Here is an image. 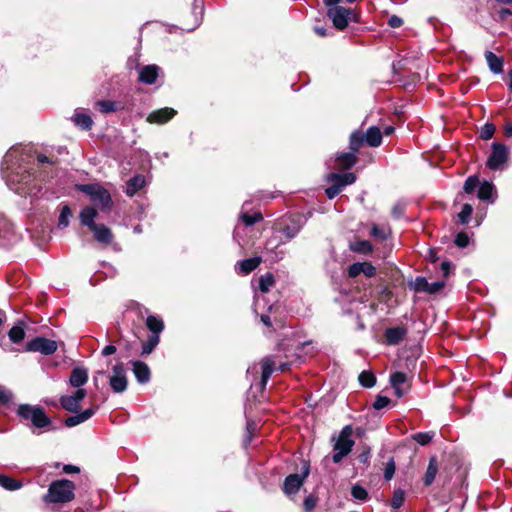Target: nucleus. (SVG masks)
I'll list each match as a JSON object with an SVG mask.
<instances>
[{
    "mask_svg": "<svg viewBox=\"0 0 512 512\" xmlns=\"http://www.w3.org/2000/svg\"><path fill=\"white\" fill-rule=\"evenodd\" d=\"M24 160L22 150L19 147H13L5 154L2 162V171L7 185L20 195L30 194L34 181L30 167L24 163Z\"/></svg>",
    "mask_w": 512,
    "mask_h": 512,
    "instance_id": "obj_1",
    "label": "nucleus"
},
{
    "mask_svg": "<svg viewBox=\"0 0 512 512\" xmlns=\"http://www.w3.org/2000/svg\"><path fill=\"white\" fill-rule=\"evenodd\" d=\"M16 414L26 425L31 427L34 434L42 433L52 424L50 417L38 405L20 404L16 409Z\"/></svg>",
    "mask_w": 512,
    "mask_h": 512,
    "instance_id": "obj_2",
    "label": "nucleus"
},
{
    "mask_svg": "<svg viewBox=\"0 0 512 512\" xmlns=\"http://www.w3.org/2000/svg\"><path fill=\"white\" fill-rule=\"evenodd\" d=\"M97 215L98 212L95 207L85 206L79 214V219L83 226L88 227L89 230L93 232L96 241L104 244H110L113 240L112 232L104 224L95 223Z\"/></svg>",
    "mask_w": 512,
    "mask_h": 512,
    "instance_id": "obj_3",
    "label": "nucleus"
},
{
    "mask_svg": "<svg viewBox=\"0 0 512 512\" xmlns=\"http://www.w3.org/2000/svg\"><path fill=\"white\" fill-rule=\"evenodd\" d=\"M75 484L68 479L51 482L43 500L46 503H68L75 498Z\"/></svg>",
    "mask_w": 512,
    "mask_h": 512,
    "instance_id": "obj_4",
    "label": "nucleus"
},
{
    "mask_svg": "<svg viewBox=\"0 0 512 512\" xmlns=\"http://www.w3.org/2000/svg\"><path fill=\"white\" fill-rule=\"evenodd\" d=\"M78 189L89 196L91 202L97 206L102 212L111 210L113 201L107 189L100 184H83Z\"/></svg>",
    "mask_w": 512,
    "mask_h": 512,
    "instance_id": "obj_5",
    "label": "nucleus"
},
{
    "mask_svg": "<svg viewBox=\"0 0 512 512\" xmlns=\"http://www.w3.org/2000/svg\"><path fill=\"white\" fill-rule=\"evenodd\" d=\"M353 429L350 425L342 428L335 444L333 445L332 460L334 463H340L351 451L355 444L352 439Z\"/></svg>",
    "mask_w": 512,
    "mask_h": 512,
    "instance_id": "obj_6",
    "label": "nucleus"
},
{
    "mask_svg": "<svg viewBox=\"0 0 512 512\" xmlns=\"http://www.w3.org/2000/svg\"><path fill=\"white\" fill-rule=\"evenodd\" d=\"M327 16L332 20L333 26L338 30H344L350 21H356V15L351 8L342 6L330 7Z\"/></svg>",
    "mask_w": 512,
    "mask_h": 512,
    "instance_id": "obj_7",
    "label": "nucleus"
},
{
    "mask_svg": "<svg viewBox=\"0 0 512 512\" xmlns=\"http://www.w3.org/2000/svg\"><path fill=\"white\" fill-rule=\"evenodd\" d=\"M109 385L114 393H123L128 386V379L124 364L119 362L112 367Z\"/></svg>",
    "mask_w": 512,
    "mask_h": 512,
    "instance_id": "obj_8",
    "label": "nucleus"
},
{
    "mask_svg": "<svg viewBox=\"0 0 512 512\" xmlns=\"http://www.w3.org/2000/svg\"><path fill=\"white\" fill-rule=\"evenodd\" d=\"M508 160V150L507 147L498 142H494L492 144V151L487 160V166L491 170H499L502 169L504 164Z\"/></svg>",
    "mask_w": 512,
    "mask_h": 512,
    "instance_id": "obj_9",
    "label": "nucleus"
},
{
    "mask_svg": "<svg viewBox=\"0 0 512 512\" xmlns=\"http://www.w3.org/2000/svg\"><path fill=\"white\" fill-rule=\"evenodd\" d=\"M26 350L51 355L57 350V343L51 339L36 337L26 344Z\"/></svg>",
    "mask_w": 512,
    "mask_h": 512,
    "instance_id": "obj_10",
    "label": "nucleus"
},
{
    "mask_svg": "<svg viewBox=\"0 0 512 512\" xmlns=\"http://www.w3.org/2000/svg\"><path fill=\"white\" fill-rule=\"evenodd\" d=\"M309 475V465L303 466L301 474H290L285 478L283 489L286 494H295Z\"/></svg>",
    "mask_w": 512,
    "mask_h": 512,
    "instance_id": "obj_11",
    "label": "nucleus"
},
{
    "mask_svg": "<svg viewBox=\"0 0 512 512\" xmlns=\"http://www.w3.org/2000/svg\"><path fill=\"white\" fill-rule=\"evenodd\" d=\"M86 395L87 392L85 389L77 388L72 395L61 396L59 401L63 409L75 413L79 410L80 401H82Z\"/></svg>",
    "mask_w": 512,
    "mask_h": 512,
    "instance_id": "obj_12",
    "label": "nucleus"
},
{
    "mask_svg": "<svg viewBox=\"0 0 512 512\" xmlns=\"http://www.w3.org/2000/svg\"><path fill=\"white\" fill-rule=\"evenodd\" d=\"M281 232L284 234L287 240L293 239L302 228V217L300 215H294L282 220Z\"/></svg>",
    "mask_w": 512,
    "mask_h": 512,
    "instance_id": "obj_13",
    "label": "nucleus"
},
{
    "mask_svg": "<svg viewBox=\"0 0 512 512\" xmlns=\"http://www.w3.org/2000/svg\"><path fill=\"white\" fill-rule=\"evenodd\" d=\"M326 180L332 183V185L338 186L340 191H342L345 186L356 181V175L352 172L344 174L332 172L327 175Z\"/></svg>",
    "mask_w": 512,
    "mask_h": 512,
    "instance_id": "obj_14",
    "label": "nucleus"
},
{
    "mask_svg": "<svg viewBox=\"0 0 512 512\" xmlns=\"http://www.w3.org/2000/svg\"><path fill=\"white\" fill-rule=\"evenodd\" d=\"M176 115V110L173 108H161L151 112L147 117V122L155 124H164Z\"/></svg>",
    "mask_w": 512,
    "mask_h": 512,
    "instance_id": "obj_15",
    "label": "nucleus"
},
{
    "mask_svg": "<svg viewBox=\"0 0 512 512\" xmlns=\"http://www.w3.org/2000/svg\"><path fill=\"white\" fill-rule=\"evenodd\" d=\"M130 363L132 365V371L135 375L136 380L140 384L148 383L151 377V371L149 366L146 363L139 360L131 361Z\"/></svg>",
    "mask_w": 512,
    "mask_h": 512,
    "instance_id": "obj_16",
    "label": "nucleus"
},
{
    "mask_svg": "<svg viewBox=\"0 0 512 512\" xmlns=\"http://www.w3.org/2000/svg\"><path fill=\"white\" fill-rule=\"evenodd\" d=\"M357 161V157L352 152L340 153L335 157L334 165L328 163V167L331 169H349Z\"/></svg>",
    "mask_w": 512,
    "mask_h": 512,
    "instance_id": "obj_17",
    "label": "nucleus"
},
{
    "mask_svg": "<svg viewBox=\"0 0 512 512\" xmlns=\"http://www.w3.org/2000/svg\"><path fill=\"white\" fill-rule=\"evenodd\" d=\"M160 68L157 65H146L139 70V81L152 85L156 82L157 77L159 76Z\"/></svg>",
    "mask_w": 512,
    "mask_h": 512,
    "instance_id": "obj_18",
    "label": "nucleus"
},
{
    "mask_svg": "<svg viewBox=\"0 0 512 512\" xmlns=\"http://www.w3.org/2000/svg\"><path fill=\"white\" fill-rule=\"evenodd\" d=\"M88 381V370L84 367H75L69 377V384L74 388H82Z\"/></svg>",
    "mask_w": 512,
    "mask_h": 512,
    "instance_id": "obj_19",
    "label": "nucleus"
},
{
    "mask_svg": "<svg viewBox=\"0 0 512 512\" xmlns=\"http://www.w3.org/2000/svg\"><path fill=\"white\" fill-rule=\"evenodd\" d=\"M390 382L397 397L401 398L407 392L403 386L407 383V375L403 372H395L390 376Z\"/></svg>",
    "mask_w": 512,
    "mask_h": 512,
    "instance_id": "obj_20",
    "label": "nucleus"
},
{
    "mask_svg": "<svg viewBox=\"0 0 512 512\" xmlns=\"http://www.w3.org/2000/svg\"><path fill=\"white\" fill-rule=\"evenodd\" d=\"M407 334V329L403 326L387 328L385 331L386 343L389 345L398 344Z\"/></svg>",
    "mask_w": 512,
    "mask_h": 512,
    "instance_id": "obj_21",
    "label": "nucleus"
},
{
    "mask_svg": "<svg viewBox=\"0 0 512 512\" xmlns=\"http://www.w3.org/2000/svg\"><path fill=\"white\" fill-rule=\"evenodd\" d=\"M262 262V258L259 256L248 258L238 262L235 269L238 273L247 275L254 271Z\"/></svg>",
    "mask_w": 512,
    "mask_h": 512,
    "instance_id": "obj_22",
    "label": "nucleus"
},
{
    "mask_svg": "<svg viewBox=\"0 0 512 512\" xmlns=\"http://www.w3.org/2000/svg\"><path fill=\"white\" fill-rule=\"evenodd\" d=\"M95 411H96V409L91 407V408L84 410L80 414L70 416L65 420V425L67 427H74L76 425H79V424L87 421L88 419H90L95 414Z\"/></svg>",
    "mask_w": 512,
    "mask_h": 512,
    "instance_id": "obj_23",
    "label": "nucleus"
},
{
    "mask_svg": "<svg viewBox=\"0 0 512 512\" xmlns=\"http://www.w3.org/2000/svg\"><path fill=\"white\" fill-rule=\"evenodd\" d=\"M495 193V186L493 185V183L484 181L479 186L477 196L482 201H490L491 203H493L495 201Z\"/></svg>",
    "mask_w": 512,
    "mask_h": 512,
    "instance_id": "obj_24",
    "label": "nucleus"
},
{
    "mask_svg": "<svg viewBox=\"0 0 512 512\" xmlns=\"http://www.w3.org/2000/svg\"><path fill=\"white\" fill-rule=\"evenodd\" d=\"M365 142L371 147H378L382 143V134L380 129L376 126H371L368 128L367 132L364 134Z\"/></svg>",
    "mask_w": 512,
    "mask_h": 512,
    "instance_id": "obj_25",
    "label": "nucleus"
},
{
    "mask_svg": "<svg viewBox=\"0 0 512 512\" xmlns=\"http://www.w3.org/2000/svg\"><path fill=\"white\" fill-rule=\"evenodd\" d=\"M485 59L487 61V64L489 66V69L495 73L499 74L503 71V59L501 57H498L491 51L485 52Z\"/></svg>",
    "mask_w": 512,
    "mask_h": 512,
    "instance_id": "obj_26",
    "label": "nucleus"
},
{
    "mask_svg": "<svg viewBox=\"0 0 512 512\" xmlns=\"http://www.w3.org/2000/svg\"><path fill=\"white\" fill-rule=\"evenodd\" d=\"M275 363L271 357H266L262 361V373H261V382L260 385L262 388H265L270 376L272 375L274 371Z\"/></svg>",
    "mask_w": 512,
    "mask_h": 512,
    "instance_id": "obj_27",
    "label": "nucleus"
},
{
    "mask_svg": "<svg viewBox=\"0 0 512 512\" xmlns=\"http://www.w3.org/2000/svg\"><path fill=\"white\" fill-rule=\"evenodd\" d=\"M146 326L152 335L159 334L164 330L163 320L156 315H148L146 318Z\"/></svg>",
    "mask_w": 512,
    "mask_h": 512,
    "instance_id": "obj_28",
    "label": "nucleus"
},
{
    "mask_svg": "<svg viewBox=\"0 0 512 512\" xmlns=\"http://www.w3.org/2000/svg\"><path fill=\"white\" fill-rule=\"evenodd\" d=\"M72 121L76 126L80 127L83 130H90L93 125L92 118L88 114L80 111L75 112V114L72 117Z\"/></svg>",
    "mask_w": 512,
    "mask_h": 512,
    "instance_id": "obj_29",
    "label": "nucleus"
},
{
    "mask_svg": "<svg viewBox=\"0 0 512 512\" xmlns=\"http://www.w3.org/2000/svg\"><path fill=\"white\" fill-rule=\"evenodd\" d=\"M437 472H438L437 459L435 456H432L429 459V464H428V467H427V470H426V473H425L424 479H423L425 486H430L434 482Z\"/></svg>",
    "mask_w": 512,
    "mask_h": 512,
    "instance_id": "obj_30",
    "label": "nucleus"
},
{
    "mask_svg": "<svg viewBox=\"0 0 512 512\" xmlns=\"http://www.w3.org/2000/svg\"><path fill=\"white\" fill-rule=\"evenodd\" d=\"M145 185V178L142 175L132 177L126 186V194L128 196L135 195Z\"/></svg>",
    "mask_w": 512,
    "mask_h": 512,
    "instance_id": "obj_31",
    "label": "nucleus"
},
{
    "mask_svg": "<svg viewBox=\"0 0 512 512\" xmlns=\"http://www.w3.org/2000/svg\"><path fill=\"white\" fill-rule=\"evenodd\" d=\"M280 244V241L275 240L274 238L269 239L266 242L265 249L267 252L271 253V256L269 258L271 263H276L280 260H282L284 252L283 251H275V249Z\"/></svg>",
    "mask_w": 512,
    "mask_h": 512,
    "instance_id": "obj_32",
    "label": "nucleus"
},
{
    "mask_svg": "<svg viewBox=\"0 0 512 512\" xmlns=\"http://www.w3.org/2000/svg\"><path fill=\"white\" fill-rule=\"evenodd\" d=\"M365 142L364 134L360 131H354L350 135L349 147L352 153L356 155L363 143Z\"/></svg>",
    "mask_w": 512,
    "mask_h": 512,
    "instance_id": "obj_33",
    "label": "nucleus"
},
{
    "mask_svg": "<svg viewBox=\"0 0 512 512\" xmlns=\"http://www.w3.org/2000/svg\"><path fill=\"white\" fill-rule=\"evenodd\" d=\"M96 106L99 108V110L104 113H111L115 112L122 108V105L120 102L111 101V100H100L96 102Z\"/></svg>",
    "mask_w": 512,
    "mask_h": 512,
    "instance_id": "obj_34",
    "label": "nucleus"
},
{
    "mask_svg": "<svg viewBox=\"0 0 512 512\" xmlns=\"http://www.w3.org/2000/svg\"><path fill=\"white\" fill-rule=\"evenodd\" d=\"M0 486L6 490L15 491L22 487V482L6 475H0Z\"/></svg>",
    "mask_w": 512,
    "mask_h": 512,
    "instance_id": "obj_35",
    "label": "nucleus"
},
{
    "mask_svg": "<svg viewBox=\"0 0 512 512\" xmlns=\"http://www.w3.org/2000/svg\"><path fill=\"white\" fill-rule=\"evenodd\" d=\"M275 278L272 273L267 272L259 278V289L263 293H267L274 285Z\"/></svg>",
    "mask_w": 512,
    "mask_h": 512,
    "instance_id": "obj_36",
    "label": "nucleus"
},
{
    "mask_svg": "<svg viewBox=\"0 0 512 512\" xmlns=\"http://www.w3.org/2000/svg\"><path fill=\"white\" fill-rule=\"evenodd\" d=\"M160 337L155 335L148 336L147 340L142 344V355L150 354L158 345Z\"/></svg>",
    "mask_w": 512,
    "mask_h": 512,
    "instance_id": "obj_37",
    "label": "nucleus"
},
{
    "mask_svg": "<svg viewBox=\"0 0 512 512\" xmlns=\"http://www.w3.org/2000/svg\"><path fill=\"white\" fill-rule=\"evenodd\" d=\"M405 501V492L402 489H396L393 493V497L391 499V507L393 512H398L397 510L403 505Z\"/></svg>",
    "mask_w": 512,
    "mask_h": 512,
    "instance_id": "obj_38",
    "label": "nucleus"
},
{
    "mask_svg": "<svg viewBox=\"0 0 512 512\" xmlns=\"http://www.w3.org/2000/svg\"><path fill=\"white\" fill-rule=\"evenodd\" d=\"M435 436L433 431L429 432H418L411 436V438L418 444L424 446L427 445Z\"/></svg>",
    "mask_w": 512,
    "mask_h": 512,
    "instance_id": "obj_39",
    "label": "nucleus"
},
{
    "mask_svg": "<svg viewBox=\"0 0 512 512\" xmlns=\"http://www.w3.org/2000/svg\"><path fill=\"white\" fill-rule=\"evenodd\" d=\"M72 216V211L69 206L64 205L60 211L58 227L63 229L68 227L69 219Z\"/></svg>",
    "mask_w": 512,
    "mask_h": 512,
    "instance_id": "obj_40",
    "label": "nucleus"
},
{
    "mask_svg": "<svg viewBox=\"0 0 512 512\" xmlns=\"http://www.w3.org/2000/svg\"><path fill=\"white\" fill-rule=\"evenodd\" d=\"M359 382L363 387L371 388L376 383V378L373 373L369 371H362L359 375Z\"/></svg>",
    "mask_w": 512,
    "mask_h": 512,
    "instance_id": "obj_41",
    "label": "nucleus"
},
{
    "mask_svg": "<svg viewBox=\"0 0 512 512\" xmlns=\"http://www.w3.org/2000/svg\"><path fill=\"white\" fill-rule=\"evenodd\" d=\"M8 335L13 343H19L24 339L25 331L21 326H13Z\"/></svg>",
    "mask_w": 512,
    "mask_h": 512,
    "instance_id": "obj_42",
    "label": "nucleus"
},
{
    "mask_svg": "<svg viewBox=\"0 0 512 512\" xmlns=\"http://www.w3.org/2000/svg\"><path fill=\"white\" fill-rule=\"evenodd\" d=\"M351 248L356 252L365 254L371 252L373 249L372 244L367 240L357 241L351 246Z\"/></svg>",
    "mask_w": 512,
    "mask_h": 512,
    "instance_id": "obj_43",
    "label": "nucleus"
},
{
    "mask_svg": "<svg viewBox=\"0 0 512 512\" xmlns=\"http://www.w3.org/2000/svg\"><path fill=\"white\" fill-rule=\"evenodd\" d=\"M473 212V207L470 204H464L460 213L458 214V218L461 224H467L470 220V217Z\"/></svg>",
    "mask_w": 512,
    "mask_h": 512,
    "instance_id": "obj_44",
    "label": "nucleus"
},
{
    "mask_svg": "<svg viewBox=\"0 0 512 512\" xmlns=\"http://www.w3.org/2000/svg\"><path fill=\"white\" fill-rule=\"evenodd\" d=\"M351 494L355 499L360 501H365L368 498L367 490L358 484L352 486Z\"/></svg>",
    "mask_w": 512,
    "mask_h": 512,
    "instance_id": "obj_45",
    "label": "nucleus"
},
{
    "mask_svg": "<svg viewBox=\"0 0 512 512\" xmlns=\"http://www.w3.org/2000/svg\"><path fill=\"white\" fill-rule=\"evenodd\" d=\"M480 186V182L477 176H470L466 179L464 183V191L467 194H471L475 191V189Z\"/></svg>",
    "mask_w": 512,
    "mask_h": 512,
    "instance_id": "obj_46",
    "label": "nucleus"
},
{
    "mask_svg": "<svg viewBox=\"0 0 512 512\" xmlns=\"http://www.w3.org/2000/svg\"><path fill=\"white\" fill-rule=\"evenodd\" d=\"M389 235V230L383 227H379L378 225H373L371 229V236L379 240L387 239Z\"/></svg>",
    "mask_w": 512,
    "mask_h": 512,
    "instance_id": "obj_47",
    "label": "nucleus"
},
{
    "mask_svg": "<svg viewBox=\"0 0 512 512\" xmlns=\"http://www.w3.org/2000/svg\"><path fill=\"white\" fill-rule=\"evenodd\" d=\"M242 221L247 225L251 226L263 219L261 213H254L253 215H249L248 213H242L241 214Z\"/></svg>",
    "mask_w": 512,
    "mask_h": 512,
    "instance_id": "obj_48",
    "label": "nucleus"
},
{
    "mask_svg": "<svg viewBox=\"0 0 512 512\" xmlns=\"http://www.w3.org/2000/svg\"><path fill=\"white\" fill-rule=\"evenodd\" d=\"M495 133V126L491 123H486L480 130V137L483 140H489Z\"/></svg>",
    "mask_w": 512,
    "mask_h": 512,
    "instance_id": "obj_49",
    "label": "nucleus"
},
{
    "mask_svg": "<svg viewBox=\"0 0 512 512\" xmlns=\"http://www.w3.org/2000/svg\"><path fill=\"white\" fill-rule=\"evenodd\" d=\"M406 205L403 202H397L394 204L391 210V214L394 218L399 219L404 215Z\"/></svg>",
    "mask_w": 512,
    "mask_h": 512,
    "instance_id": "obj_50",
    "label": "nucleus"
},
{
    "mask_svg": "<svg viewBox=\"0 0 512 512\" xmlns=\"http://www.w3.org/2000/svg\"><path fill=\"white\" fill-rule=\"evenodd\" d=\"M390 404V399L386 396L378 395L373 403V408L376 410L383 409Z\"/></svg>",
    "mask_w": 512,
    "mask_h": 512,
    "instance_id": "obj_51",
    "label": "nucleus"
},
{
    "mask_svg": "<svg viewBox=\"0 0 512 512\" xmlns=\"http://www.w3.org/2000/svg\"><path fill=\"white\" fill-rule=\"evenodd\" d=\"M429 282L424 277H417L414 282V288L418 292H427Z\"/></svg>",
    "mask_w": 512,
    "mask_h": 512,
    "instance_id": "obj_52",
    "label": "nucleus"
},
{
    "mask_svg": "<svg viewBox=\"0 0 512 512\" xmlns=\"http://www.w3.org/2000/svg\"><path fill=\"white\" fill-rule=\"evenodd\" d=\"M454 242L459 248H465L469 244V237L465 232H460L456 235Z\"/></svg>",
    "mask_w": 512,
    "mask_h": 512,
    "instance_id": "obj_53",
    "label": "nucleus"
},
{
    "mask_svg": "<svg viewBox=\"0 0 512 512\" xmlns=\"http://www.w3.org/2000/svg\"><path fill=\"white\" fill-rule=\"evenodd\" d=\"M361 265V274L363 273L368 278L373 277L376 274V268L371 263L361 262Z\"/></svg>",
    "mask_w": 512,
    "mask_h": 512,
    "instance_id": "obj_54",
    "label": "nucleus"
},
{
    "mask_svg": "<svg viewBox=\"0 0 512 512\" xmlns=\"http://www.w3.org/2000/svg\"><path fill=\"white\" fill-rule=\"evenodd\" d=\"M394 473H395V463H394V460L391 459L386 464V467H385V471H384L385 480H387V481L391 480L394 476Z\"/></svg>",
    "mask_w": 512,
    "mask_h": 512,
    "instance_id": "obj_55",
    "label": "nucleus"
},
{
    "mask_svg": "<svg viewBox=\"0 0 512 512\" xmlns=\"http://www.w3.org/2000/svg\"><path fill=\"white\" fill-rule=\"evenodd\" d=\"M362 265L361 262L353 263L348 268V276L355 278L361 274Z\"/></svg>",
    "mask_w": 512,
    "mask_h": 512,
    "instance_id": "obj_56",
    "label": "nucleus"
},
{
    "mask_svg": "<svg viewBox=\"0 0 512 512\" xmlns=\"http://www.w3.org/2000/svg\"><path fill=\"white\" fill-rule=\"evenodd\" d=\"M444 285L445 283L443 281H435L432 283L429 282L427 292L430 294H435L439 292L444 287Z\"/></svg>",
    "mask_w": 512,
    "mask_h": 512,
    "instance_id": "obj_57",
    "label": "nucleus"
},
{
    "mask_svg": "<svg viewBox=\"0 0 512 512\" xmlns=\"http://www.w3.org/2000/svg\"><path fill=\"white\" fill-rule=\"evenodd\" d=\"M340 189L338 186L331 185L330 187L325 189V194L329 199L335 198L338 194H340Z\"/></svg>",
    "mask_w": 512,
    "mask_h": 512,
    "instance_id": "obj_58",
    "label": "nucleus"
},
{
    "mask_svg": "<svg viewBox=\"0 0 512 512\" xmlns=\"http://www.w3.org/2000/svg\"><path fill=\"white\" fill-rule=\"evenodd\" d=\"M255 429H256L255 423L253 421H248L247 425H246V430H247V436H246V439H245V443L246 444L250 443L251 438H252V433H253V431Z\"/></svg>",
    "mask_w": 512,
    "mask_h": 512,
    "instance_id": "obj_59",
    "label": "nucleus"
},
{
    "mask_svg": "<svg viewBox=\"0 0 512 512\" xmlns=\"http://www.w3.org/2000/svg\"><path fill=\"white\" fill-rule=\"evenodd\" d=\"M388 24L392 27V28H398L400 26H402L403 24V20L396 16V15H392L389 20H388Z\"/></svg>",
    "mask_w": 512,
    "mask_h": 512,
    "instance_id": "obj_60",
    "label": "nucleus"
},
{
    "mask_svg": "<svg viewBox=\"0 0 512 512\" xmlns=\"http://www.w3.org/2000/svg\"><path fill=\"white\" fill-rule=\"evenodd\" d=\"M11 398V393L0 387V404H6Z\"/></svg>",
    "mask_w": 512,
    "mask_h": 512,
    "instance_id": "obj_61",
    "label": "nucleus"
},
{
    "mask_svg": "<svg viewBox=\"0 0 512 512\" xmlns=\"http://www.w3.org/2000/svg\"><path fill=\"white\" fill-rule=\"evenodd\" d=\"M63 472L66 474L79 473L80 468L78 466L68 464V465H64Z\"/></svg>",
    "mask_w": 512,
    "mask_h": 512,
    "instance_id": "obj_62",
    "label": "nucleus"
},
{
    "mask_svg": "<svg viewBox=\"0 0 512 512\" xmlns=\"http://www.w3.org/2000/svg\"><path fill=\"white\" fill-rule=\"evenodd\" d=\"M116 350H117L116 346H114V345H112V344H111V345H107V346H105V347L102 349L101 354H102L103 356H109V355L114 354V353L116 352Z\"/></svg>",
    "mask_w": 512,
    "mask_h": 512,
    "instance_id": "obj_63",
    "label": "nucleus"
},
{
    "mask_svg": "<svg viewBox=\"0 0 512 512\" xmlns=\"http://www.w3.org/2000/svg\"><path fill=\"white\" fill-rule=\"evenodd\" d=\"M315 500L309 496L304 500V507L306 511H311L315 507Z\"/></svg>",
    "mask_w": 512,
    "mask_h": 512,
    "instance_id": "obj_64",
    "label": "nucleus"
}]
</instances>
